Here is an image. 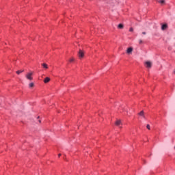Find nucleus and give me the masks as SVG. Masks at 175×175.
Returning <instances> with one entry per match:
<instances>
[{
	"instance_id": "obj_13",
	"label": "nucleus",
	"mask_w": 175,
	"mask_h": 175,
	"mask_svg": "<svg viewBox=\"0 0 175 175\" xmlns=\"http://www.w3.org/2000/svg\"><path fill=\"white\" fill-rule=\"evenodd\" d=\"M23 72H24V70H18L16 71V74L20 75V73H23Z\"/></svg>"
},
{
	"instance_id": "obj_5",
	"label": "nucleus",
	"mask_w": 175,
	"mask_h": 175,
	"mask_svg": "<svg viewBox=\"0 0 175 175\" xmlns=\"http://www.w3.org/2000/svg\"><path fill=\"white\" fill-rule=\"evenodd\" d=\"M115 124L116 125V126H120V125H122V123L121 122V120H116V122H115Z\"/></svg>"
},
{
	"instance_id": "obj_10",
	"label": "nucleus",
	"mask_w": 175,
	"mask_h": 175,
	"mask_svg": "<svg viewBox=\"0 0 175 175\" xmlns=\"http://www.w3.org/2000/svg\"><path fill=\"white\" fill-rule=\"evenodd\" d=\"M118 28H119V29H122V28H124V25L122 24H119L118 26Z\"/></svg>"
},
{
	"instance_id": "obj_1",
	"label": "nucleus",
	"mask_w": 175,
	"mask_h": 175,
	"mask_svg": "<svg viewBox=\"0 0 175 175\" xmlns=\"http://www.w3.org/2000/svg\"><path fill=\"white\" fill-rule=\"evenodd\" d=\"M79 57L80 58V59H81V58H83L84 57V51H83L82 50H79V53H78Z\"/></svg>"
},
{
	"instance_id": "obj_18",
	"label": "nucleus",
	"mask_w": 175,
	"mask_h": 175,
	"mask_svg": "<svg viewBox=\"0 0 175 175\" xmlns=\"http://www.w3.org/2000/svg\"><path fill=\"white\" fill-rule=\"evenodd\" d=\"M146 31L142 32V35H146Z\"/></svg>"
},
{
	"instance_id": "obj_20",
	"label": "nucleus",
	"mask_w": 175,
	"mask_h": 175,
	"mask_svg": "<svg viewBox=\"0 0 175 175\" xmlns=\"http://www.w3.org/2000/svg\"><path fill=\"white\" fill-rule=\"evenodd\" d=\"M39 122H41V121H40V120H39Z\"/></svg>"
},
{
	"instance_id": "obj_19",
	"label": "nucleus",
	"mask_w": 175,
	"mask_h": 175,
	"mask_svg": "<svg viewBox=\"0 0 175 175\" xmlns=\"http://www.w3.org/2000/svg\"><path fill=\"white\" fill-rule=\"evenodd\" d=\"M58 157H61V154H58Z\"/></svg>"
},
{
	"instance_id": "obj_17",
	"label": "nucleus",
	"mask_w": 175,
	"mask_h": 175,
	"mask_svg": "<svg viewBox=\"0 0 175 175\" xmlns=\"http://www.w3.org/2000/svg\"><path fill=\"white\" fill-rule=\"evenodd\" d=\"M146 128H147V129L150 130V124H147Z\"/></svg>"
},
{
	"instance_id": "obj_4",
	"label": "nucleus",
	"mask_w": 175,
	"mask_h": 175,
	"mask_svg": "<svg viewBox=\"0 0 175 175\" xmlns=\"http://www.w3.org/2000/svg\"><path fill=\"white\" fill-rule=\"evenodd\" d=\"M133 51V48L129 47L127 49L126 53L127 54H132V52Z\"/></svg>"
},
{
	"instance_id": "obj_9",
	"label": "nucleus",
	"mask_w": 175,
	"mask_h": 175,
	"mask_svg": "<svg viewBox=\"0 0 175 175\" xmlns=\"http://www.w3.org/2000/svg\"><path fill=\"white\" fill-rule=\"evenodd\" d=\"M50 81V77H46L44 80V83H47Z\"/></svg>"
},
{
	"instance_id": "obj_7",
	"label": "nucleus",
	"mask_w": 175,
	"mask_h": 175,
	"mask_svg": "<svg viewBox=\"0 0 175 175\" xmlns=\"http://www.w3.org/2000/svg\"><path fill=\"white\" fill-rule=\"evenodd\" d=\"M139 116L141 117H143L144 118H146V116H144V111H142L141 112L139 113Z\"/></svg>"
},
{
	"instance_id": "obj_11",
	"label": "nucleus",
	"mask_w": 175,
	"mask_h": 175,
	"mask_svg": "<svg viewBox=\"0 0 175 175\" xmlns=\"http://www.w3.org/2000/svg\"><path fill=\"white\" fill-rule=\"evenodd\" d=\"M159 3H161V5H165V0H160Z\"/></svg>"
},
{
	"instance_id": "obj_16",
	"label": "nucleus",
	"mask_w": 175,
	"mask_h": 175,
	"mask_svg": "<svg viewBox=\"0 0 175 175\" xmlns=\"http://www.w3.org/2000/svg\"><path fill=\"white\" fill-rule=\"evenodd\" d=\"M142 43H143V40H139V44H142Z\"/></svg>"
},
{
	"instance_id": "obj_8",
	"label": "nucleus",
	"mask_w": 175,
	"mask_h": 175,
	"mask_svg": "<svg viewBox=\"0 0 175 175\" xmlns=\"http://www.w3.org/2000/svg\"><path fill=\"white\" fill-rule=\"evenodd\" d=\"M42 66L44 69H49V66H47V64H46V63L42 64Z\"/></svg>"
},
{
	"instance_id": "obj_15",
	"label": "nucleus",
	"mask_w": 175,
	"mask_h": 175,
	"mask_svg": "<svg viewBox=\"0 0 175 175\" xmlns=\"http://www.w3.org/2000/svg\"><path fill=\"white\" fill-rule=\"evenodd\" d=\"M129 31H130V32H133V28L131 27V28L129 29Z\"/></svg>"
},
{
	"instance_id": "obj_6",
	"label": "nucleus",
	"mask_w": 175,
	"mask_h": 175,
	"mask_svg": "<svg viewBox=\"0 0 175 175\" xmlns=\"http://www.w3.org/2000/svg\"><path fill=\"white\" fill-rule=\"evenodd\" d=\"M166 28H167V25H166V24H164L161 26L162 31H165V29H166Z\"/></svg>"
},
{
	"instance_id": "obj_2",
	"label": "nucleus",
	"mask_w": 175,
	"mask_h": 175,
	"mask_svg": "<svg viewBox=\"0 0 175 175\" xmlns=\"http://www.w3.org/2000/svg\"><path fill=\"white\" fill-rule=\"evenodd\" d=\"M26 79L27 80H33V78H32V72H29L28 73L27 75H26Z\"/></svg>"
},
{
	"instance_id": "obj_12",
	"label": "nucleus",
	"mask_w": 175,
	"mask_h": 175,
	"mask_svg": "<svg viewBox=\"0 0 175 175\" xmlns=\"http://www.w3.org/2000/svg\"><path fill=\"white\" fill-rule=\"evenodd\" d=\"M34 84H33V83H29V88H33L34 87Z\"/></svg>"
},
{
	"instance_id": "obj_14",
	"label": "nucleus",
	"mask_w": 175,
	"mask_h": 175,
	"mask_svg": "<svg viewBox=\"0 0 175 175\" xmlns=\"http://www.w3.org/2000/svg\"><path fill=\"white\" fill-rule=\"evenodd\" d=\"M73 61H75V58L72 57L71 59H70L69 62H73Z\"/></svg>"
},
{
	"instance_id": "obj_3",
	"label": "nucleus",
	"mask_w": 175,
	"mask_h": 175,
	"mask_svg": "<svg viewBox=\"0 0 175 175\" xmlns=\"http://www.w3.org/2000/svg\"><path fill=\"white\" fill-rule=\"evenodd\" d=\"M146 67L148 68V69H150V68H151V66H152V63H151V62H146L145 63Z\"/></svg>"
}]
</instances>
